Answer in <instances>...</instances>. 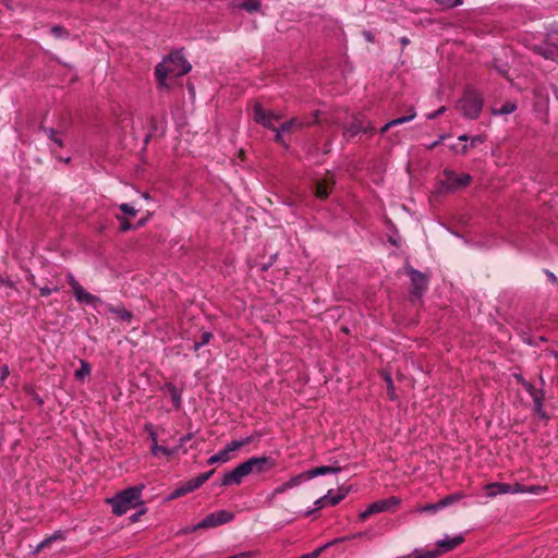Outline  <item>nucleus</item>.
<instances>
[{
  "label": "nucleus",
  "mask_w": 558,
  "mask_h": 558,
  "mask_svg": "<svg viewBox=\"0 0 558 558\" xmlns=\"http://www.w3.org/2000/svg\"><path fill=\"white\" fill-rule=\"evenodd\" d=\"M276 460L272 459L271 457H251L246 461L235 466L232 471L225 473L221 481V485H240L243 481V477L252 473L262 474L268 472L272 470L276 466Z\"/></svg>",
  "instance_id": "1"
},
{
  "label": "nucleus",
  "mask_w": 558,
  "mask_h": 558,
  "mask_svg": "<svg viewBox=\"0 0 558 558\" xmlns=\"http://www.w3.org/2000/svg\"><path fill=\"white\" fill-rule=\"evenodd\" d=\"M192 66L185 59L182 50L172 51L167 58L160 62L155 69V75L160 87L167 86L168 77H179L187 74Z\"/></svg>",
  "instance_id": "2"
},
{
  "label": "nucleus",
  "mask_w": 558,
  "mask_h": 558,
  "mask_svg": "<svg viewBox=\"0 0 558 558\" xmlns=\"http://www.w3.org/2000/svg\"><path fill=\"white\" fill-rule=\"evenodd\" d=\"M144 485H136L128 487L121 492H118L114 496L107 498L106 501L112 508L114 515L121 517L129 510L136 508L138 505H143L142 493Z\"/></svg>",
  "instance_id": "3"
},
{
  "label": "nucleus",
  "mask_w": 558,
  "mask_h": 558,
  "mask_svg": "<svg viewBox=\"0 0 558 558\" xmlns=\"http://www.w3.org/2000/svg\"><path fill=\"white\" fill-rule=\"evenodd\" d=\"M484 107L483 94L474 87L464 88L461 97L457 101V110L466 119L476 120L480 118Z\"/></svg>",
  "instance_id": "4"
},
{
  "label": "nucleus",
  "mask_w": 558,
  "mask_h": 558,
  "mask_svg": "<svg viewBox=\"0 0 558 558\" xmlns=\"http://www.w3.org/2000/svg\"><path fill=\"white\" fill-rule=\"evenodd\" d=\"M234 519V513L228 510H219L207 514L197 524L184 530V533H193L197 530L213 529L229 523Z\"/></svg>",
  "instance_id": "5"
},
{
  "label": "nucleus",
  "mask_w": 558,
  "mask_h": 558,
  "mask_svg": "<svg viewBox=\"0 0 558 558\" xmlns=\"http://www.w3.org/2000/svg\"><path fill=\"white\" fill-rule=\"evenodd\" d=\"M259 437H260V434L258 432H255L254 434H252L245 438H242L239 440H232L229 444H227V446L222 450H220L218 453L211 456L207 460V463L211 465V464H215L218 462H228L231 460V454H230L231 452L236 451V450L241 449L242 447L250 445L256 438H259Z\"/></svg>",
  "instance_id": "6"
},
{
  "label": "nucleus",
  "mask_w": 558,
  "mask_h": 558,
  "mask_svg": "<svg viewBox=\"0 0 558 558\" xmlns=\"http://www.w3.org/2000/svg\"><path fill=\"white\" fill-rule=\"evenodd\" d=\"M66 279L68 283L73 290L74 296L77 302L86 303L88 305L94 306L95 308L98 305L102 304L101 299L85 291L84 288L80 284V282L74 278V276L71 272H68Z\"/></svg>",
  "instance_id": "7"
},
{
  "label": "nucleus",
  "mask_w": 558,
  "mask_h": 558,
  "mask_svg": "<svg viewBox=\"0 0 558 558\" xmlns=\"http://www.w3.org/2000/svg\"><path fill=\"white\" fill-rule=\"evenodd\" d=\"M400 504V499L398 497H389L386 499H380L375 502H372L365 511L360 513V520L365 521L373 514L388 511L391 507L398 506Z\"/></svg>",
  "instance_id": "8"
},
{
  "label": "nucleus",
  "mask_w": 558,
  "mask_h": 558,
  "mask_svg": "<svg viewBox=\"0 0 558 558\" xmlns=\"http://www.w3.org/2000/svg\"><path fill=\"white\" fill-rule=\"evenodd\" d=\"M444 181L441 182V185L447 191H456L460 190L471 182V175L469 174H457L451 170H445L444 171Z\"/></svg>",
  "instance_id": "9"
},
{
  "label": "nucleus",
  "mask_w": 558,
  "mask_h": 558,
  "mask_svg": "<svg viewBox=\"0 0 558 558\" xmlns=\"http://www.w3.org/2000/svg\"><path fill=\"white\" fill-rule=\"evenodd\" d=\"M407 274L409 275L412 283L411 294L415 298H421L427 290L428 277L412 267L408 268Z\"/></svg>",
  "instance_id": "10"
},
{
  "label": "nucleus",
  "mask_w": 558,
  "mask_h": 558,
  "mask_svg": "<svg viewBox=\"0 0 558 558\" xmlns=\"http://www.w3.org/2000/svg\"><path fill=\"white\" fill-rule=\"evenodd\" d=\"M335 183L333 174L330 171H327L324 178L317 180L315 183V196L320 199H326Z\"/></svg>",
  "instance_id": "11"
},
{
  "label": "nucleus",
  "mask_w": 558,
  "mask_h": 558,
  "mask_svg": "<svg viewBox=\"0 0 558 558\" xmlns=\"http://www.w3.org/2000/svg\"><path fill=\"white\" fill-rule=\"evenodd\" d=\"M319 113L320 111L319 110H316L313 114V118L312 119H299V118H292L291 120L289 121H286L283 122L281 125H280V130L282 132H290L292 131L293 129H302L304 126H311L313 124H316L318 123V117H319Z\"/></svg>",
  "instance_id": "12"
},
{
  "label": "nucleus",
  "mask_w": 558,
  "mask_h": 558,
  "mask_svg": "<svg viewBox=\"0 0 558 558\" xmlns=\"http://www.w3.org/2000/svg\"><path fill=\"white\" fill-rule=\"evenodd\" d=\"M280 117L277 114H274L270 111L265 110L262 105L257 104L254 107V120L262 124L265 128H268L270 130H276V126L274 125V121L278 120Z\"/></svg>",
  "instance_id": "13"
},
{
  "label": "nucleus",
  "mask_w": 558,
  "mask_h": 558,
  "mask_svg": "<svg viewBox=\"0 0 558 558\" xmlns=\"http://www.w3.org/2000/svg\"><path fill=\"white\" fill-rule=\"evenodd\" d=\"M344 497H345V493H338L337 495L331 496V490H329L328 494H326L325 496L318 498L315 501L316 508L313 509V510H307L304 513V515L308 517V515L313 514L316 510L323 509L326 506H332V507L337 506L338 504H340L344 499Z\"/></svg>",
  "instance_id": "14"
},
{
  "label": "nucleus",
  "mask_w": 558,
  "mask_h": 558,
  "mask_svg": "<svg viewBox=\"0 0 558 558\" xmlns=\"http://www.w3.org/2000/svg\"><path fill=\"white\" fill-rule=\"evenodd\" d=\"M524 390L529 392L531 398L533 399L534 403V410L537 414H539L542 417H545V412L543 410L544 407V399H545V392L543 389H536L530 381L527 384H524Z\"/></svg>",
  "instance_id": "15"
},
{
  "label": "nucleus",
  "mask_w": 558,
  "mask_h": 558,
  "mask_svg": "<svg viewBox=\"0 0 558 558\" xmlns=\"http://www.w3.org/2000/svg\"><path fill=\"white\" fill-rule=\"evenodd\" d=\"M374 128L372 126L371 122H368L366 125H364L363 121L359 117H354L352 122L347 124L344 126V135H348L349 137H353L359 133H372Z\"/></svg>",
  "instance_id": "16"
},
{
  "label": "nucleus",
  "mask_w": 558,
  "mask_h": 558,
  "mask_svg": "<svg viewBox=\"0 0 558 558\" xmlns=\"http://www.w3.org/2000/svg\"><path fill=\"white\" fill-rule=\"evenodd\" d=\"M463 542H464V537L462 535H457L454 537L446 536L444 539H440L436 543V547L439 550L440 555H442V554L453 550L459 545H461Z\"/></svg>",
  "instance_id": "17"
},
{
  "label": "nucleus",
  "mask_w": 558,
  "mask_h": 558,
  "mask_svg": "<svg viewBox=\"0 0 558 558\" xmlns=\"http://www.w3.org/2000/svg\"><path fill=\"white\" fill-rule=\"evenodd\" d=\"M215 470H210L208 472L202 473L198 476L191 478L190 481L183 484L184 489L187 494L198 489L203 486L214 474Z\"/></svg>",
  "instance_id": "18"
},
{
  "label": "nucleus",
  "mask_w": 558,
  "mask_h": 558,
  "mask_svg": "<svg viewBox=\"0 0 558 558\" xmlns=\"http://www.w3.org/2000/svg\"><path fill=\"white\" fill-rule=\"evenodd\" d=\"M484 490L486 492V496L489 497V498H494L498 495H504V494H510L511 493V489H510V484H507V483H500V482H495V483H488L484 486Z\"/></svg>",
  "instance_id": "19"
},
{
  "label": "nucleus",
  "mask_w": 558,
  "mask_h": 558,
  "mask_svg": "<svg viewBox=\"0 0 558 558\" xmlns=\"http://www.w3.org/2000/svg\"><path fill=\"white\" fill-rule=\"evenodd\" d=\"M408 112L409 114L408 116H403V117H400V118H397V119H393L389 122H387L381 129H380V134H385L387 133L391 128L393 126H397V125H400V124H403V123H407V122H410L411 120H413L416 116V112H415V109L414 107H410L408 109Z\"/></svg>",
  "instance_id": "20"
},
{
  "label": "nucleus",
  "mask_w": 558,
  "mask_h": 558,
  "mask_svg": "<svg viewBox=\"0 0 558 558\" xmlns=\"http://www.w3.org/2000/svg\"><path fill=\"white\" fill-rule=\"evenodd\" d=\"M163 388L169 393L174 409L179 410L182 404V390L172 383H167Z\"/></svg>",
  "instance_id": "21"
},
{
  "label": "nucleus",
  "mask_w": 558,
  "mask_h": 558,
  "mask_svg": "<svg viewBox=\"0 0 558 558\" xmlns=\"http://www.w3.org/2000/svg\"><path fill=\"white\" fill-rule=\"evenodd\" d=\"M65 539V533L61 530L56 531L52 535L46 537L43 539L36 547L35 553H39L43 549L49 547L53 542L56 541H64Z\"/></svg>",
  "instance_id": "22"
},
{
  "label": "nucleus",
  "mask_w": 558,
  "mask_h": 558,
  "mask_svg": "<svg viewBox=\"0 0 558 558\" xmlns=\"http://www.w3.org/2000/svg\"><path fill=\"white\" fill-rule=\"evenodd\" d=\"M341 469L339 466L322 465L306 471L310 480L326 474L338 473Z\"/></svg>",
  "instance_id": "23"
},
{
  "label": "nucleus",
  "mask_w": 558,
  "mask_h": 558,
  "mask_svg": "<svg viewBox=\"0 0 558 558\" xmlns=\"http://www.w3.org/2000/svg\"><path fill=\"white\" fill-rule=\"evenodd\" d=\"M109 313L116 314L123 322L130 323L133 318V313L124 308L122 305L113 306L111 304L106 305Z\"/></svg>",
  "instance_id": "24"
},
{
  "label": "nucleus",
  "mask_w": 558,
  "mask_h": 558,
  "mask_svg": "<svg viewBox=\"0 0 558 558\" xmlns=\"http://www.w3.org/2000/svg\"><path fill=\"white\" fill-rule=\"evenodd\" d=\"M510 494H518V493H531V494H538L539 492H543L545 488L541 486H524L522 484L515 483L514 485L510 484Z\"/></svg>",
  "instance_id": "25"
},
{
  "label": "nucleus",
  "mask_w": 558,
  "mask_h": 558,
  "mask_svg": "<svg viewBox=\"0 0 558 558\" xmlns=\"http://www.w3.org/2000/svg\"><path fill=\"white\" fill-rule=\"evenodd\" d=\"M81 367L75 371L74 377L76 380L83 381L87 376L90 375L92 368L88 362L85 360L80 361Z\"/></svg>",
  "instance_id": "26"
},
{
  "label": "nucleus",
  "mask_w": 558,
  "mask_h": 558,
  "mask_svg": "<svg viewBox=\"0 0 558 558\" xmlns=\"http://www.w3.org/2000/svg\"><path fill=\"white\" fill-rule=\"evenodd\" d=\"M517 104L508 101L505 105H502L500 108H493L492 114L493 116H502V114H510L517 110Z\"/></svg>",
  "instance_id": "27"
},
{
  "label": "nucleus",
  "mask_w": 558,
  "mask_h": 558,
  "mask_svg": "<svg viewBox=\"0 0 558 558\" xmlns=\"http://www.w3.org/2000/svg\"><path fill=\"white\" fill-rule=\"evenodd\" d=\"M44 132L50 141L57 144L59 147H63V141L58 136L57 131L52 128H43Z\"/></svg>",
  "instance_id": "28"
},
{
  "label": "nucleus",
  "mask_w": 558,
  "mask_h": 558,
  "mask_svg": "<svg viewBox=\"0 0 558 558\" xmlns=\"http://www.w3.org/2000/svg\"><path fill=\"white\" fill-rule=\"evenodd\" d=\"M306 481H310V478H308L307 473H306V471H305V472H302V473H300V474H298V475H295V476L291 477V478L288 481V483H289V485H290V487H291V489H292V488H294V487H296V486L301 485L302 483H304V482H306Z\"/></svg>",
  "instance_id": "29"
},
{
  "label": "nucleus",
  "mask_w": 558,
  "mask_h": 558,
  "mask_svg": "<svg viewBox=\"0 0 558 558\" xmlns=\"http://www.w3.org/2000/svg\"><path fill=\"white\" fill-rule=\"evenodd\" d=\"M240 8L244 9L247 12H255V11L259 10L260 2H259V0H244L240 4Z\"/></svg>",
  "instance_id": "30"
},
{
  "label": "nucleus",
  "mask_w": 558,
  "mask_h": 558,
  "mask_svg": "<svg viewBox=\"0 0 558 558\" xmlns=\"http://www.w3.org/2000/svg\"><path fill=\"white\" fill-rule=\"evenodd\" d=\"M440 556L439 550L437 547L433 550H415L414 556L412 558H437Z\"/></svg>",
  "instance_id": "31"
},
{
  "label": "nucleus",
  "mask_w": 558,
  "mask_h": 558,
  "mask_svg": "<svg viewBox=\"0 0 558 558\" xmlns=\"http://www.w3.org/2000/svg\"><path fill=\"white\" fill-rule=\"evenodd\" d=\"M461 498H462V495H459V494L448 495L445 498L439 500V506L441 507V509L446 508V507L452 505L453 502L460 500Z\"/></svg>",
  "instance_id": "32"
},
{
  "label": "nucleus",
  "mask_w": 558,
  "mask_h": 558,
  "mask_svg": "<svg viewBox=\"0 0 558 558\" xmlns=\"http://www.w3.org/2000/svg\"><path fill=\"white\" fill-rule=\"evenodd\" d=\"M193 438V434L192 433H187L185 434L184 436H182L180 439H179V442L178 445L175 446V448L178 449V451H182L183 453H186L187 450L184 448L185 444L187 441H190L191 439Z\"/></svg>",
  "instance_id": "33"
},
{
  "label": "nucleus",
  "mask_w": 558,
  "mask_h": 558,
  "mask_svg": "<svg viewBox=\"0 0 558 558\" xmlns=\"http://www.w3.org/2000/svg\"><path fill=\"white\" fill-rule=\"evenodd\" d=\"M385 381L387 384V395L389 397L390 400H395L396 399V393H395V386H393V381H392V378L390 375H386L385 376Z\"/></svg>",
  "instance_id": "34"
},
{
  "label": "nucleus",
  "mask_w": 558,
  "mask_h": 558,
  "mask_svg": "<svg viewBox=\"0 0 558 558\" xmlns=\"http://www.w3.org/2000/svg\"><path fill=\"white\" fill-rule=\"evenodd\" d=\"M119 208H120V210L124 215H128V216H131V217H133V216H135L137 214V210L133 206H131V205H129L126 203L121 204L119 206Z\"/></svg>",
  "instance_id": "35"
},
{
  "label": "nucleus",
  "mask_w": 558,
  "mask_h": 558,
  "mask_svg": "<svg viewBox=\"0 0 558 558\" xmlns=\"http://www.w3.org/2000/svg\"><path fill=\"white\" fill-rule=\"evenodd\" d=\"M144 429L149 435V438L151 439V444H158L157 434L154 429L153 424H150V423L145 424Z\"/></svg>",
  "instance_id": "36"
},
{
  "label": "nucleus",
  "mask_w": 558,
  "mask_h": 558,
  "mask_svg": "<svg viewBox=\"0 0 558 558\" xmlns=\"http://www.w3.org/2000/svg\"><path fill=\"white\" fill-rule=\"evenodd\" d=\"M117 219L120 221V228L122 231H129L133 228L131 222L124 216H117Z\"/></svg>",
  "instance_id": "37"
},
{
  "label": "nucleus",
  "mask_w": 558,
  "mask_h": 558,
  "mask_svg": "<svg viewBox=\"0 0 558 558\" xmlns=\"http://www.w3.org/2000/svg\"><path fill=\"white\" fill-rule=\"evenodd\" d=\"M291 489L288 481L282 483L281 485L277 486L274 490H272V496H278V495H281L283 493H286L287 490Z\"/></svg>",
  "instance_id": "38"
},
{
  "label": "nucleus",
  "mask_w": 558,
  "mask_h": 558,
  "mask_svg": "<svg viewBox=\"0 0 558 558\" xmlns=\"http://www.w3.org/2000/svg\"><path fill=\"white\" fill-rule=\"evenodd\" d=\"M59 290L60 289L57 286H54L52 288H50L48 286L39 288V292H40L41 296H49L52 292H58Z\"/></svg>",
  "instance_id": "39"
},
{
  "label": "nucleus",
  "mask_w": 558,
  "mask_h": 558,
  "mask_svg": "<svg viewBox=\"0 0 558 558\" xmlns=\"http://www.w3.org/2000/svg\"><path fill=\"white\" fill-rule=\"evenodd\" d=\"M436 2L447 5L448 8H454L462 4V0H435Z\"/></svg>",
  "instance_id": "40"
},
{
  "label": "nucleus",
  "mask_w": 558,
  "mask_h": 558,
  "mask_svg": "<svg viewBox=\"0 0 558 558\" xmlns=\"http://www.w3.org/2000/svg\"><path fill=\"white\" fill-rule=\"evenodd\" d=\"M185 495H187V493L185 492L184 486H183V484H182L180 487L175 488V489L171 493L170 498H171V499H175V498H179V497H182V496H185Z\"/></svg>",
  "instance_id": "41"
},
{
  "label": "nucleus",
  "mask_w": 558,
  "mask_h": 558,
  "mask_svg": "<svg viewBox=\"0 0 558 558\" xmlns=\"http://www.w3.org/2000/svg\"><path fill=\"white\" fill-rule=\"evenodd\" d=\"M439 509H441V507L439 506V501H438L435 504H428V505L424 506L421 510L424 512H436Z\"/></svg>",
  "instance_id": "42"
},
{
  "label": "nucleus",
  "mask_w": 558,
  "mask_h": 558,
  "mask_svg": "<svg viewBox=\"0 0 558 558\" xmlns=\"http://www.w3.org/2000/svg\"><path fill=\"white\" fill-rule=\"evenodd\" d=\"M211 338H213V333L210 331H204L201 335V339L198 340L199 344H203V345L207 344Z\"/></svg>",
  "instance_id": "43"
},
{
  "label": "nucleus",
  "mask_w": 558,
  "mask_h": 558,
  "mask_svg": "<svg viewBox=\"0 0 558 558\" xmlns=\"http://www.w3.org/2000/svg\"><path fill=\"white\" fill-rule=\"evenodd\" d=\"M324 551V547H319L312 553L303 555L301 558H317Z\"/></svg>",
  "instance_id": "44"
},
{
  "label": "nucleus",
  "mask_w": 558,
  "mask_h": 558,
  "mask_svg": "<svg viewBox=\"0 0 558 558\" xmlns=\"http://www.w3.org/2000/svg\"><path fill=\"white\" fill-rule=\"evenodd\" d=\"M537 52L544 56L545 58H553L554 56V51L551 48H538Z\"/></svg>",
  "instance_id": "45"
},
{
  "label": "nucleus",
  "mask_w": 558,
  "mask_h": 558,
  "mask_svg": "<svg viewBox=\"0 0 558 558\" xmlns=\"http://www.w3.org/2000/svg\"><path fill=\"white\" fill-rule=\"evenodd\" d=\"M445 111H446V107H445V106H442V107L438 108L436 111H434L433 113H429V114L427 116V119H429V120L436 119V118H438L440 114H442Z\"/></svg>",
  "instance_id": "46"
},
{
  "label": "nucleus",
  "mask_w": 558,
  "mask_h": 558,
  "mask_svg": "<svg viewBox=\"0 0 558 558\" xmlns=\"http://www.w3.org/2000/svg\"><path fill=\"white\" fill-rule=\"evenodd\" d=\"M163 446L158 444H151L150 452L153 456L157 457L159 453H162Z\"/></svg>",
  "instance_id": "47"
},
{
  "label": "nucleus",
  "mask_w": 558,
  "mask_h": 558,
  "mask_svg": "<svg viewBox=\"0 0 558 558\" xmlns=\"http://www.w3.org/2000/svg\"><path fill=\"white\" fill-rule=\"evenodd\" d=\"M178 452H179V451H178V449H177L175 447H173V448H167V447H165V446H163V450H162V453H161V454H163V456H166V457L170 458V457H172L173 454H175V453H178Z\"/></svg>",
  "instance_id": "48"
},
{
  "label": "nucleus",
  "mask_w": 558,
  "mask_h": 558,
  "mask_svg": "<svg viewBox=\"0 0 558 558\" xmlns=\"http://www.w3.org/2000/svg\"><path fill=\"white\" fill-rule=\"evenodd\" d=\"M51 33L57 36V37H61L63 34H65V29L61 26H53L51 28Z\"/></svg>",
  "instance_id": "49"
},
{
  "label": "nucleus",
  "mask_w": 558,
  "mask_h": 558,
  "mask_svg": "<svg viewBox=\"0 0 558 558\" xmlns=\"http://www.w3.org/2000/svg\"><path fill=\"white\" fill-rule=\"evenodd\" d=\"M10 374V371H9V366L8 365H3L1 367V380H4Z\"/></svg>",
  "instance_id": "50"
},
{
  "label": "nucleus",
  "mask_w": 558,
  "mask_h": 558,
  "mask_svg": "<svg viewBox=\"0 0 558 558\" xmlns=\"http://www.w3.org/2000/svg\"><path fill=\"white\" fill-rule=\"evenodd\" d=\"M514 378L518 384H520L522 387H524V384H527L529 381L524 379V377L520 374H515Z\"/></svg>",
  "instance_id": "51"
},
{
  "label": "nucleus",
  "mask_w": 558,
  "mask_h": 558,
  "mask_svg": "<svg viewBox=\"0 0 558 558\" xmlns=\"http://www.w3.org/2000/svg\"><path fill=\"white\" fill-rule=\"evenodd\" d=\"M363 35L367 41H371V43L375 41V36L371 32L366 31L363 33Z\"/></svg>",
  "instance_id": "52"
},
{
  "label": "nucleus",
  "mask_w": 558,
  "mask_h": 558,
  "mask_svg": "<svg viewBox=\"0 0 558 558\" xmlns=\"http://www.w3.org/2000/svg\"><path fill=\"white\" fill-rule=\"evenodd\" d=\"M0 283L4 284L7 287H10V288H13V286H14L13 282L10 279H4L1 276H0Z\"/></svg>",
  "instance_id": "53"
},
{
  "label": "nucleus",
  "mask_w": 558,
  "mask_h": 558,
  "mask_svg": "<svg viewBox=\"0 0 558 558\" xmlns=\"http://www.w3.org/2000/svg\"><path fill=\"white\" fill-rule=\"evenodd\" d=\"M236 558H251L253 556L252 551H242L235 555Z\"/></svg>",
  "instance_id": "54"
},
{
  "label": "nucleus",
  "mask_w": 558,
  "mask_h": 558,
  "mask_svg": "<svg viewBox=\"0 0 558 558\" xmlns=\"http://www.w3.org/2000/svg\"><path fill=\"white\" fill-rule=\"evenodd\" d=\"M482 142H483V137L482 136H474L471 140V146H475L477 143H482Z\"/></svg>",
  "instance_id": "55"
},
{
  "label": "nucleus",
  "mask_w": 558,
  "mask_h": 558,
  "mask_svg": "<svg viewBox=\"0 0 558 558\" xmlns=\"http://www.w3.org/2000/svg\"><path fill=\"white\" fill-rule=\"evenodd\" d=\"M274 131L276 132V136H275L276 142H278V143L281 142V133H283V132L280 130V128L279 129L276 128V130H274Z\"/></svg>",
  "instance_id": "56"
},
{
  "label": "nucleus",
  "mask_w": 558,
  "mask_h": 558,
  "mask_svg": "<svg viewBox=\"0 0 558 558\" xmlns=\"http://www.w3.org/2000/svg\"><path fill=\"white\" fill-rule=\"evenodd\" d=\"M202 347H204L203 344H199V341L198 340H195L194 341V344H193V350L195 352H197Z\"/></svg>",
  "instance_id": "57"
},
{
  "label": "nucleus",
  "mask_w": 558,
  "mask_h": 558,
  "mask_svg": "<svg viewBox=\"0 0 558 558\" xmlns=\"http://www.w3.org/2000/svg\"><path fill=\"white\" fill-rule=\"evenodd\" d=\"M364 534H365V533H363V532H359V533H356V534L352 535L351 537H348V539L359 538V537L363 536Z\"/></svg>",
  "instance_id": "58"
},
{
  "label": "nucleus",
  "mask_w": 558,
  "mask_h": 558,
  "mask_svg": "<svg viewBox=\"0 0 558 558\" xmlns=\"http://www.w3.org/2000/svg\"><path fill=\"white\" fill-rule=\"evenodd\" d=\"M144 512H145V510H142L140 513H137V514H133V515H132V518H131V519H132V521H133V522H135V521L137 520L138 515H140V514H143Z\"/></svg>",
  "instance_id": "59"
},
{
  "label": "nucleus",
  "mask_w": 558,
  "mask_h": 558,
  "mask_svg": "<svg viewBox=\"0 0 558 558\" xmlns=\"http://www.w3.org/2000/svg\"><path fill=\"white\" fill-rule=\"evenodd\" d=\"M458 140H459V141H461V142H464V141H468V140H469V136H468V135H465V134H463V135H460V136L458 137Z\"/></svg>",
  "instance_id": "60"
},
{
  "label": "nucleus",
  "mask_w": 558,
  "mask_h": 558,
  "mask_svg": "<svg viewBox=\"0 0 558 558\" xmlns=\"http://www.w3.org/2000/svg\"><path fill=\"white\" fill-rule=\"evenodd\" d=\"M401 43H402V45H408L409 44V39L404 37V38L401 39Z\"/></svg>",
  "instance_id": "61"
},
{
  "label": "nucleus",
  "mask_w": 558,
  "mask_h": 558,
  "mask_svg": "<svg viewBox=\"0 0 558 558\" xmlns=\"http://www.w3.org/2000/svg\"><path fill=\"white\" fill-rule=\"evenodd\" d=\"M28 281H29L33 286H36L35 281H34V276H32V278H28Z\"/></svg>",
  "instance_id": "62"
},
{
  "label": "nucleus",
  "mask_w": 558,
  "mask_h": 558,
  "mask_svg": "<svg viewBox=\"0 0 558 558\" xmlns=\"http://www.w3.org/2000/svg\"><path fill=\"white\" fill-rule=\"evenodd\" d=\"M548 276H549L550 279L556 280V277L554 276V274L548 272Z\"/></svg>",
  "instance_id": "63"
},
{
  "label": "nucleus",
  "mask_w": 558,
  "mask_h": 558,
  "mask_svg": "<svg viewBox=\"0 0 558 558\" xmlns=\"http://www.w3.org/2000/svg\"><path fill=\"white\" fill-rule=\"evenodd\" d=\"M144 223H145V220H141V221L138 222V226H143Z\"/></svg>",
  "instance_id": "64"
}]
</instances>
